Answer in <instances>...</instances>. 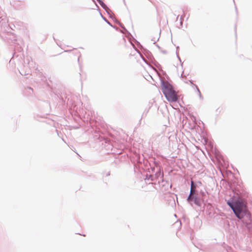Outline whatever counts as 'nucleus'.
Wrapping results in <instances>:
<instances>
[{"mask_svg": "<svg viewBox=\"0 0 252 252\" xmlns=\"http://www.w3.org/2000/svg\"><path fill=\"white\" fill-rule=\"evenodd\" d=\"M195 187L194 185V183L193 181L191 182V188H190V193L193 194L194 190H195Z\"/></svg>", "mask_w": 252, "mask_h": 252, "instance_id": "obj_3", "label": "nucleus"}, {"mask_svg": "<svg viewBox=\"0 0 252 252\" xmlns=\"http://www.w3.org/2000/svg\"><path fill=\"white\" fill-rule=\"evenodd\" d=\"M192 194H191V193L189 194V197L188 198V201L189 202L191 200V199H192L191 196H192Z\"/></svg>", "mask_w": 252, "mask_h": 252, "instance_id": "obj_4", "label": "nucleus"}, {"mask_svg": "<svg viewBox=\"0 0 252 252\" xmlns=\"http://www.w3.org/2000/svg\"><path fill=\"white\" fill-rule=\"evenodd\" d=\"M227 204L239 219H242L246 214L247 207L242 199H239L232 203L227 202Z\"/></svg>", "mask_w": 252, "mask_h": 252, "instance_id": "obj_1", "label": "nucleus"}, {"mask_svg": "<svg viewBox=\"0 0 252 252\" xmlns=\"http://www.w3.org/2000/svg\"><path fill=\"white\" fill-rule=\"evenodd\" d=\"M162 90L166 99L170 102H176L179 99L177 93L173 86L168 82H165L162 84Z\"/></svg>", "mask_w": 252, "mask_h": 252, "instance_id": "obj_2", "label": "nucleus"}]
</instances>
